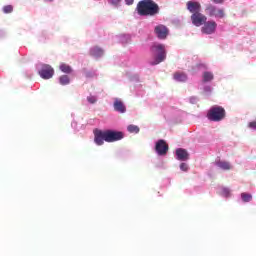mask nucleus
<instances>
[{
	"label": "nucleus",
	"mask_w": 256,
	"mask_h": 256,
	"mask_svg": "<svg viewBox=\"0 0 256 256\" xmlns=\"http://www.w3.org/2000/svg\"><path fill=\"white\" fill-rule=\"evenodd\" d=\"M94 143L98 146L104 145V143H115L117 141H121L125 137V134L121 131L115 130H100L94 129Z\"/></svg>",
	"instance_id": "1"
},
{
	"label": "nucleus",
	"mask_w": 256,
	"mask_h": 256,
	"mask_svg": "<svg viewBox=\"0 0 256 256\" xmlns=\"http://www.w3.org/2000/svg\"><path fill=\"white\" fill-rule=\"evenodd\" d=\"M136 11L140 17H155L159 15V4L153 0H142L139 1L136 6Z\"/></svg>",
	"instance_id": "2"
},
{
	"label": "nucleus",
	"mask_w": 256,
	"mask_h": 256,
	"mask_svg": "<svg viewBox=\"0 0 256 256\" xmlns=\"http://www.w3.org/2000/svg\"><path fill=\"white\" fill-rule=\"evenodd\" d=\"M150 51L152 53L153 61L150 62V65H159L167 59V50H165V45L155 43L151 46Z\"/></svg>",
	"instance_id": "3"
},
{
	"label": "nucleus",
	"mask_w": 256,
	"mask_h": 256,
	"mask_svg": "<svg viewBox=\"0 0 256 256\" xmlns=\"http://www.w3.org/2000/svg\"><path fill=\"white\" fill-rule=\"evenodd\" d=\"M225 115V108L221 106H214L208 111L207 119H209V121L219 122L225 119Z\"/></svg>",
	"instance_id": "4"
},
{
	"label": "nucleus",
	"mask_w": 256,
	"mask_h": 256,
	"mask_svg": "<svg viewBox=\"0 0 256 256\" xmlns=\"http://www.w3.org/2000/svg\"><path fill=\"white\" fill-rule=\"evenodd\" d=\"M205 12L209 17H215L216 19L225 18V9L219 8L215 5L208 4L205 8Z\"/></svg>",
	"instance_id": "5"
},
{
	"label": "nucleus",
	"mask_w": 256,
	"mask_h": 256,
	"mask_svg": "<svg viewBox=\"0 0 256 256\" xmlns=\"http://www.w3.org/2000/svg\"><path fill=\"white\" fill-rule=\"evenodd\" d=\"M192 24H194L195 27H201L204 23L207 21V16H205L201 12H196L191 15L190 17Z\"/></svg>",
	"instance_id": "6"
},
{
	"label": "nucleus",
	"mask_w": 256,
	"mask_h": 256,
	"mask_svg": "<svg viewBox=\"0 0 256 256\" xmlns=\"http://www.w3.org/2000/svg\"><path fill=\"white\" fill-rule=\"evenodd\" d=\"M202 33L205 35H213L215 31H217V22L211 20V21H206L204 23V26L201 28Z\"/></svg>",
	"instance_id": "7"
},
{
	"label": "nucleus",
	"mask_w": 256,
	"mask_h": 256,
	"mask_svg": "<svg viewBox=\"0 0 256 256\" xmlns=\"http://www.w3.org/2000/svg\"><path fill=\"white\" fill-rule=\"evenodd\" d=\"M39 75L42 79H51L55 75V70L50 65H43L39 70Z\"/></svg>",
	"instance_id": "8"
},
{
	"label": "nucleus",
	"mask_w": 256,
	"mask_h": 256,
	"mask_svg": "<svg viewBox=\"0 0 256 256\" xmlns=\"http://www.w3.org/2000/svg\"><path fill=\"white\" fill-rule=\"evenodd\" d=\"M155 150L158 155H167V152L169 151V145H167L165 140H158L155 146Z\"/></svg>",
	"instance_id": "9"
},
{
	"label": "nucleus",
	"mask_w": 256,
	"mask_h": 256,
	"mask_svg": "<svg viewBox=\"0 0 256 256\" xmlns=\"http://www.w3.org/2000/svg\"><path fill=\"white\" fill-rule=\"evenodd\" d=\"M154 33L158 37V39H167V35H169V29L166 28L165 25L160 24L155 27Z\"/></svg>",
	"instance_id": "10"
},
{
	"label": "nucleus",
	"mask_w": 256,
	"mask_h": 256,
	"mask_svg": "<svg viewBox=\"0 0 256 256\" xmlns=\"http://www.w3.org/2000/svg\"><path fill=\"white\" fill-rule=\"evenodd\" d=\"M186 9L192 15H195V13H200L201 12V3H199L198 1H188L186 3Z\"/></svg>",
	"instance_id": "11"
},
{
	"label": "nucleus",
	"mask_w": 256,
	"mask_h": 256,
	"mask_svg": "<svg viewBox=\"0 0 256 256\" xmlns=\"http://www.w3.org/2000/svg\"><path fill=\"white\" fill-rule=\"evenodd\" d=\"M176 157L178 161H189V152L183 148H178L176 150Z\"/></svg>",
	"instance_id": "12"
},
{
	"label": "nucleus",
	"mask_w": 256,
	"mask_h": 256,
	"mask_svg": "<svg viewBox=\"0 0 256 256\" xmlns=\"http://www.w3.org/2000/svg\"><path fill=\"white\" fill-rule=\"evenodd\" d=\"M114 110L118 113H125V111H127V107H125L123 101H121L119 98H116L114 101Z\"/></svg>",
	"instance_id": "13"
},
{
	"label": "nucleus",
	"mask_w": 256,
	"mask_h": 256,
	"mask_svg": "<svg viewBox=\"0 0 256 256\" xmlns=\"http://www.w3.org/2000/svg\"><path fill=\"white\" fill-rule=\"evenodd\" d=\"M216 165L219 167V169H222L223 171H231V169H233V166H231V163L223 160L217 161Z\"/></svg>",
	"instance_id": "14"
},
{
	"label": "nucleus",
	"mask_w": 256,
	"mask_h": 256,
	"mask_svg": "<svg viewBox=\"0 0 256 256\" xmlns=\"http://www.w3.org/2000/svg\"><path fill=\"white\" fill-rule=\"evenodd\" d=\"M103 49H101L99 46H95L93 48H91L90 50V55L92 57H103Z\"/></svg>",
	"instance_id": "15"
},
{
	"label": "nucleus",
	"mask_w": 256,
	"mask_h": 256,
	"mask_svg": "<svg viewBox=\"0 0 256 256\" xmlns=\"http://www.w3.org/2000/svg\"><path fill=\"white\" fill-rule=\"evenodd\" d=\"M173 77L175 81H179L180 83H185V81H187V74H185V72H176Z\"/></svg>",
	"instance_id": "16"
},
{
	"label": "nucleus",
	"mask_w": 256,
	"mask_h": 256,
	"mask_svg": "<svg viewBox=\"0 0 256 256\" xmlns=\"http://www.w3.org/2000/svg\"><path fill=\"white\" fill-rule=\"evenodd\" d=\"M59 69H60V71H62V73H67V74H69V73H71L73 71L71 66H69V65H67L65 63L61 64L59 66Z\"/></svg>",
	"instance_id": "17"
},
{
	"label": "nucleus",
	"mask_w": 256,
	"mask_h": 256,
	"mask_svg": "<svg viewBox=\"0 0 256 256\" xmlns=\"http://www.w3.org/2000/svg\"><path fill=\"white\" fill-rule=\"evenodd\" d=\"M60 85H69L71 83V80L69 79V76L62 75L59 78Z\"/></svg>",
	"instance_id": "18"
},
{
	"label": "nucleus",
	"mask_w": 256,
	"mask_h": 256,
	"mask_svg": "<svg viewBox=\"0 0 256 256\" xmlns=\"http://www.w3.org/2000/svg\"><path fill=\"white\" fill-rule=\"evenodd\" d=\"M241 199L242 201H244V203H249V201L253 200V196L249 193L244 192L241 194Z\"/></svg>",
	"instance_id": "19"
},
{
	"label": "nucleus",
	"mask_w": 256,
	"mask_h": 256,
	"mask_svg": "<svg viewBox=\"0 0 256 256\" xmlns=\"http://www.w3.org/2000/svg\"><path fill=\"white\" fill-rule=\"evenodd\" d=\"M203 81L205 83H207L209 81H213V73H211V72H204V74H203Z\"/></svg>",
	"instance_id": "20"
},
{
	"label": "nucleus",
	"mask_w": 256,
	"mask_h": 256,
	"mask_svg": "<svg viewBox=\"0 0 256 256\" xmlns=\"http://www.w3.org/2000/svg\"><path fill=\"white\" fill-rule=\"evenodd\" d=\"M127 130L129 131V133H139L140 131L139 126L136 125H129L127 127Z\"/></svg>",
	"instance_id": "21"
},
{
	"label": "nucleus",
	"mask_w": 256,
	"mask_h": 256,
	"mask_svg": "<svg viewBox=\"0 0 256 256\" xmlns=\"http://www.w3.org/2000/svg\"><path fill=\"white\" fill-rule=\"evenodd\" d=\"M4 13H13V7L11 5H6L3 7Z\"/></svg>",
	"instance_id": "22"
},
{
	"label": "nucleus",
	"mask_w": 256,
	"mask_h": 256,
	"mask_svg": "<svg viewBox=\"0 0 256 256\" xmlns=\"http://www.w3.org/2000/svg\"><path fill=\"white\" fill-rule=\"evenodd\" d=\"M180 169H181V171L187 172V171H189V165L187 163L183 162L180 164Z\"/></svg>",
	"instance_id": "23"
},
{
	"label": "nucleus",
	"mask_w": 256,
	"mask_h": 256,
	"mask_svg": "<svg viewBox=\"0 0 256 256\" xmlns=\"http://www.w3.org/2000/svg\"><path fill=\"white\" fill-rule=\"evenodd\" d=\"M87 101L88 103H91V104L97 103V98H95V96H88Z\"/></svg>",
	"instance_id": "24"
},
{
	"label": "nucleus",
	"mask_w": 256,
	"mask_h": 256,
	"mask_svg": "<svg viewBox=\"0 0 256 256\" xmlns=\"http://www.w3.org/2000/svg\"><path fill=\"white\" fill-rule=\"evenodd\" d=\"M248 127H249L250 129H256V120L250 122V123L248 124Z\"/></svg>",
	"instance_id": "25"
},
{
	"label": "nucleus",
	"mask_w": 256,
	"mask_h": 256,
	"mask_svg": "<svg viewBox=\"0 0 256 256\" xmlns=\"http://www.w3.org/2000/svg\"><path fill=\"white\" fill-rule=\"evenodd\" d=\"M216 5H223L225 3V0H212Z\"/></svg>",
	"instance_id": "26"
},
{
	"label": "nucleus",
	"mask_w": 256,
	"mask_h": 256,
	"mask_svg": "<svg viewBox=\"0 0 256 256\" xmlns=\"http://www.w3.org/2000/svg\"><path fill=\"white\" fill-rule=\"evenodd\" d=\"M110 3H112V5H119V3H121V0H110Z\"/></svg>",
	"instance_id": "27"
},
{
	"label": "nucleus",
	"mask_w": 256,
	"mask_h": 256,
	"mask_svg": "<svg viewBox=\"0 0 256 256\" xmlns=\"http://www.w3.org/2000/svg\"><path fill=\"white\" fill-rule=\"evenodd\" d=\"M126 5H133L135 3V0H125Z\"/></svg>",
	"instance_id": "28"
},
{
	"label": "nucleus",
	"mask_w": 256,
	"mask_h": 256,
	"mask_svg": "<svg viewBox=\"0 0 256 256\" xmlns=\"http://www.w3.org/2000/svg\"><path fill=\"white\" fill-rule=\"evenodd\" d=\"M223 193H224L226 196L229 195V189L224 188V189H223Z\"/></svg>",
	"instance_id": "29"
},
{
	"label": "nucleus",
	"mask_w": 256,
	"mask_h": 256,
	"mask_svg": "<svg viewBox=\"0 0 256 256\" xmlns=\"http://www.w3.org/2000/svg\"><path fill=\"white\" fill-rule=\"evenodd\" d=\"M86 77H93V74L87 73V74H86Z\"/></svg>",
	"instance_id": "30"
},
{
	"label": "nucleus",
	"mask_w": 256,
	"mask_h": 256,
	"mask_svg": "<svg viewBox=\"0 0 256 256\" xmlns=\"http://www.w3.org/2000/svg\"><path fill=\"white\" fill-rule=\"evenodd\" d=\"M46 1H50V2H52L53 0H46Z\"/></svg>",
	"instance_id": "31"
}]
</instances>
